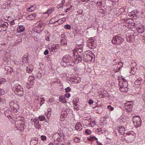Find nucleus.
Masks as SVG:
<instances>
[{
    "label": "nucleus",
    "instance_id": "nucleus-32",
    "mask_svg": "<svg viewBox=\"0 0 145 145\" xmlns=\"http://www.w3.org/2000/svg\"><path fill=\"white\" fill-rule=\"evenodd\" d=\"M61 45L65 46L67 44V41L66 40V39H61Z\"/></svg>",
    "mask_w": 145,
    "mask_h": 145
},
{
    "label": "nucleus",
    "instance_id": "nucleus-39",
    "mask_svg": "<svg viewBox=\"0 0 145 145\" xmlns=\"http://www.w3.org/2000/svg\"><path fill=\"white\" fill-rule=\"evenodd\" d=\"M85 133L86 134L89 135L91 134V131L89 129H86L85 131Z\"/></svg>",
    "mask_w": 145,
    "mask_h": 145
},
{
    "label": "nucleus",
    "instance_id": "nucleus-21",
    "mask_svg": "<svg viewBox=\"0 0 145 145\" xmlns=\"http://www.w3.org/2000/svg\"><path fill=\"white\" fill-rule=\"evenodd\" d=\"M88 43L90 44V45L93 46V48H95L96 46V41L93 39H91L89 40V41L88 42Z\"/></svg>",
    "mask_w": 145,
    "mask_h": 145
},
{
    "label": "nucleus",
    "instance_id": "nucleus-57",
    "mask_svg": "<svg viewBox=\"0 0 145 145\" xmlns=\"http://www.w3.org/2000/svg\"><path fill=\"white\" fill-rule=\"evenodd\" d=\"M65 96L66 97L69 98L70 96V94L69 93H67L65 94Z\"/></svg>",
    "mask_w": 145,
    "mask_h": 145
},
{
    "label": "nucleus",
    "instance_id": "nucleus-44",
    "mask_svg": "<svg viewBox=\"0 0 145 145\" xmlns=\"http://www.w3.org/2000/svg\"><path fill=\"white\" fill-rule=\"evenodd\" d=\"M39 119L40 121H42L45 119V117L44 116H40L39 117Z\"/></svg>",
    "mask_w": 145,
    "mask_h": 145
},
{
    "label": "nucleus",
    "instance_id": "nucleus-11",
    "mask_svg": "<svg viewBox=\"0 0 145 145\" xmlns=\"http://www.w3.org/2000/svg\"><path fill=\"white\" fill-rule=\"evenodd\" d=\"M144 30V27L143 25H141L136 28V30L139 33H142V35H143L144 32H145Z\"/></svg>",
    "mask_w": 145,
    "mask_h": 145
},
{
    "label": "nucleus",
    "instance_id": "nucleus-33",
    "mask_svg": "<svg viewBox=\"0 0 145 145\" xmlns=\"http://www.w3.org/2000/svg\"><path fill=\"white\" fill-rule=\"evenodd\" d=\"M27 71L28 73H31L33 71V69L32 67H27Z\"/></svg>",
    "mask_w": 145,
    "mask_h": 145
},
{
    "label": "nucleus",
    "instance_id": "nucleus-62",
    "mask_svg": "<svg viewBox=\"0 0 145 145\" xmlns=\"http://www.w3.org/2000/svg\"><path fill=\"white\" fill-rule=\"evenodd\" d=\"M0 102L1 103H4V100L3 99H2V98L0 97Z\"/></svg>",
    "mask_w": 145,
    "mask_h": 145
},
{
    "label": "nucleus",
    "instance_id": "nucleus-51",
    "mask_svg": "<svg viewBox=\"0 0 145 145\" xmlns=\"http://www.w3.org/2000/svg\"><path fill=\"white\" fill-rule=\"evenodd\" d=\"M33 121L34 122V124L39 123L38 120L36 118H35L33 119Z\"/></svg>",
    "mask_w": 145,
    "mask_h": 145
},
{
    "label": "nucleus",
    "instance_id": "nucleus-56",
    "mask_svg": "<svg viewBox=\"0 0 145 145\" xmlns=\"http://www.w3.org/2000/svg\"><path fill=\"white\" fill-rule=\"evenodd\" d=\"M48 49H46L44 52V54L46 55L48 54Z\"/></svg>",
    "mask_w": 145,
    "mask_h": 145
},
{
    "label": "nucleus",
    "instance_id": "nucleus-12",
    "mask_svg": "<svg viewBox=\"0 0 145 145\" xmlns=\"http://www.w3.org/2000/svg\"><path fill=\"white\" fill-rule=\"evenodd\" d=\"M36 5H30L29 7L28 8L27 10L28 12H31L34 11L37 9Z\"/></svg>",
    "mask_w": 145,
    "mask_h": 145
},
{
    "label": "nucleus",
    "instance_id": "nucleus-60",
    "mask_svg": "<svg viewBox=\"0 0 145 145\" xmlns=\"http://www.w3.org/2000/svg\"><path fill=\"white\" fill-rule=\"evenodd\" d=\"M72 6L71 5V7H69V8H67V9H66V10H65V12H67V11L69 10H70L71 8V7H72Z\"/></svg>",
    "mask_w": 145,
    "mask_h": 145
},
{
    "label": "nucleus",
    "instance_id": "nucleus-49",
    "mask_svg": "<svg viewBox=\"0 0 145 145\" xmlns=\"http://www.w3.org/2000/svg\"><path fill=\"white\" fill-rule=\"evenodd\" d=\"M102 2H98L97 4V7H100L102 6Z\"/></svg>",
    "mask_w": 145,
    "mask_h": 145
},
{
    "label": "nucleus",
    "instance_id": "nucleus-47",
    "mask_svg": "<svg viewBox=\"0 0 145 145\" xmlns=\"http://www.w3.org/2000/svg\"><path fill=\"white\" fill-rule=\"evenodd\" d=\"M5 91L3 89L0 88V95H3L5 94Z\"/></svg>",
    "mask_w": 145,
    "mask_h": 145
},
{
    "label": "nucleus",
    "instance_id": "nucleus-4",
    "mask_svg": "<svg viewBox=\"0 0 145 145\" xmlns=\"http://www.w3.org/2000/svg\"><path fill=\"white\" fill-rule=\"evenodd\" d=\"M133 123L136 127H140L141 124V120L140 117L138 116H134L133 119Z\"/></svg>",
    "mask_w": 145,
    "mask_h": 145
},
{
    "label": "nucleus",
    "instance_id": "nucleus-61",
    "mask_svg": "<svg viewBox=\"0 0 145 145\" xmlns=\"http://www.w3.org/2000/svg\"><path fill=\"white\" fill-rule=\"evenodd\" d=\"M15 23V22L14 20H13L12 21H11L10 22V24L11 25H13Z\"/></svg>",
    "mask_w": 145,
    "mask_h": 145
},
{
    "label": "nucleus",
    "instance_id": "nucleus-63",
    "mask_svg": "<svg viewBox=\"0 0 145 145\" xmlns=\"http://www.w3.org/2000/svg\"><path fill=\"white\" fill-rule=\"evenodd\" d=\"M132 13H134V14L135 15H136L137 14V12L136 11H133L132 12Z\"/></svg>",
    "mask_w": 145,
    "mask_h": 145
},
{
    "label": "nucleus",
    "instance_id": "nucleus-10",
    "mask_svg": "<svg viewBox=\"0 0 145 145\" xmlns=\"http://www.w3.org/2000/svg\"><path fill=\"white\" fill-rule=\"evenodd\" d=\"M34 78L33 76H30L29 78L28 82L27 83V84L28 85H30L29 87H32L33 86V84L34 83Z\"/></svg>",
    "mask_w": 145,
    "mask_h": 145
},
{
    "label": "nucleus",
    "instance_id": "nucleus-16",
    "mask_svg": "<svg viewBox=\"0 0 145 145\" xmlns=\"http://www.w3.org/2000/svg\"><path fill=\"white\" fill-rule=\"evenodd\" d=\"M38 139L37 138L32 139L30 141L31 145H37L38 144Z\"/></svg>",
    "mask_w": 145,
    "mask_h": 145
},
{
    "label": "nucleus",
    "instance_id": "nucleus-1",
    "mask_svg": "<svg viewBox=\"0 0 145 145\" xmlns=\"http://www.w3.org/2000/svg\"><path fill=\"white\" fill-rule=\"evenodd\" d=\"M82 53V55H77L76 54L74 55V59L76 61L81 62L83 60L85 62H91L95 61V56L91 51H88Z\"/></svg>",
    "mask_w": 145,
    "mask_h": 145
},
{
    "label": "nucleus",
    "instance_id": "nucleus-43",
    "mask_svg": "<svg viewBox=\"0 0 145 145\" xmlns=\"http://www.w3.org/2000/svg\"><path fill=\"white\" fill-rule=\"evenodd\" d=\"M74 141L76 143L79 142H80V139L79 138L77 137H75L74 139Z\"/></svg>",
    "mask_w": 145,
    "mask_h": 145
},
{
    "label": "nucleus",
    "instance_id": "nucleus-36",
    "mask_svg": "<svg viewBox=\"0 0 145 145\" xmlns=\"http://www.w3.org/2000/svg\"><path fill=\"white\" fill-rule=\"evenodd\" d=\"M98 11L100 13L103 14H105L106 12L104 10L101 8H100L98 9Z\"/></svg>",
    "mask_w": 145,
    "mask_h": 145
},
{
    "label": "nucleus",
    "instance_id": "nucleus-13",
    "mask_svg": "<svg viewBox=\"0 0 145 145\" xmlns=\"http://www.w3.org/2000/svg\"><path fill=\"white\" fill-rule=\"evenodd\" d=\"M25 30V28L23 25H19L17 29V32L20 33L23 32Z\"/></svg>",
    "mask_w": 145,
    "mask_h": 145
},
{
    "label": "nucleus",
    "instance_id": "nucleus-24",
    "mask_svg": "<svg viewBox=\"0 0 145 145\" xmlns=\"http://www.w3.org/2000/svg\"><path fill=\"white\" fill-rule=\"evenodd\" d=\"M5 69L6 71H8L7 73H9V74H11L13 72L12 69L8 66L6 67L5 68Z\"/></svg>",
    "mask_w": 145,
    "mask_h": 145
},
{
    "label": "nucleus",
    "instance_id": "nucleus-41",
    "mask_svg": "<svg viewBox=\"0 0 145 145\" xmlns=\"http://www.w3.org/2000/svg\"><path fill=\"white\" fill-rule=\"evenodd\" d=\"M64 27L65 28L70 29H71V26L69 24H66L64 25Z\"/></svg>",
    "mask_w": 145,
    "mask_h": 145
},
{
    "label": "nucleus",
    "instance_id": "nucleus-20",
    "mask_svg": "<svg viewBox=\"0 0 145 145\" xmlns=\"http://www.w3.org/2000/svg\"><path fill=\"white\" fill-rule=\"evenodd\" d=\"M119 129H118L119 132L121 135H124L125 131V128L123 126H120L119 127Z\"/></svg>",
    "mask_w": 145,
    "mask_h": 145
},
{
    "label": "nucleus",
    "instance_id": "nucleus-23",
    "mask_svg": "<svg viewBox=\"0 0 145 145\" xmlns=\"http://www.w3.org/2000/svg\"><path fill=\"white\" fill-rule=\"evenodd\" d=\"M76 52L74 53V56L75 54H76L77 55H81V54H82V48H77L76 50Z\"/></svg>",
    "mask_w": 145,
    "mask_h": 145
},
{
    "label": "nucleus",
    "instance_id": "nucleus-19",
    "mask_svg": "<svg viewBox=\"0 0 145 145\" xmlns=\"http://www.w3.org/2000/svg\"><path fill=\"white\" fill-rule=\"evenodd\" d=\"M134 36L133 35H129L126 37L127 41L129 42H133L134 40Z\"/></svg>",
    "mask_w": 145,
    "mask_h": 145
},
{
    "label": "nucleus",
    "instance_id": "nucleus-37",
    "mask_svg": "<svg viewBox=\"0 0 145 145\" xmlns=\"http://www.w3.org/2000/svg\"><path fill=\"white\" fill-rule=\"evenodd\" d=\"M64 18H61V19L57 21V22L60 23H63V22H65L66 20L65 19H64V20L63 19Z\"/></svg>",
    "mask_w": 145,
    "mask_h": 145
},
{
    "label": "nucleus",
    "instance_id": "nucleus-15",
    "mask_svg": "<svg viewBox=\"0 0 145 145\" xmlns=\"http://www.w3.org/2000/svg\"><path fill=\"white\" fill-rule=\"evenodd\" d=\"M4 114L5 116L7 117V118L10 119L11 118V112L9 110H7L4 112Z\"/></svg>",
    "mask_w": 145,
    "mask_h": 145
},
{
    "label": "nucleus",
    "instance_id": "nucleus-31",
    "mask_svg": "<svg viewBox=\"0 0 145 145\" xmlns=\"http://www.w3.org/2000/svg\"><path fill=\"white\" fill-rule=\"evenodd\" d=\"M137 63L134 62V61H133L131 64V68H135L137 66Z\"/></svg>",
    "mask_w": 145,
    "mask_h": 145
},
{
    "label": "nucleus",
    "instance_id": "nucleus-26",
    "mask_svg": "<svg viewBox=\"0 0 145 145\" xmlns=\"http://www.w3.org/2000/svg\"><path fill=\"white\" fill-rule=\"evenodd\" d=\"M88 140L90 141H92L95 140H97L98 139L95 136H90L89 137H88Z\"/></svg>",
    "mask_w": 145,
    "mask_h": 145
},
{
    "label": "nucleus",
    "instance_id": "nucleus-34",
    "mask_svg": "<svg viewBox=\"0 0 145 145\" xmlns=\"http://www.w3.org/2000/svg\"><path fill=\"white\" fill-rule=\"evenodd\" d=\"M22 41V38L21 37H19L16 40L15 43L16 44H18Z\"/></svg>",
    "mask_w": 145,
    "mask_h": 145
},
{
    "label": "nucleus",
    "instance_id": "nucleus-6",
    "mask_svg": "<svg viewBox=\"0 0 145 145\" xmlns=\"http://www.w3.org/2000/svg\"><path fill=\"white\" fill-rule=\"evenodd\" d=\"M62 60L65 63L73 62L72 57L68 55H65L63 57Z\"/></svg>",
    "mask_w": 145,
    "mask_h": 145
},
{
    "label": "nucleus",
    "instance_id": "nucleus-45",
    "mask_svg": "<svg viewBox=\"0 0 145 145\" xmlns=\"http://www.w3.org/2000/svg\"><path fill=\"white\" fill-rule=\"evenodd\" d=\"M34 124H35V127H36L37 128L39 129V128H40V127H41V126L40 125H39V123H35Z\"/></svg>",
    "mask_w": 145,
    "mask_h": 145
},
{
    "label": "nucleus",
    "instance_id": "nucleus-35",
    "mask_svg": "<svg viewBox=\"0 0 145 145\" xmlns=\"http://www.w3.org/2000/svg\"><path fill=\"white\" fill-rule=\"evenodd\" d=\"M59 100L60 102L63 103H65L67 102V101L65 98H61L60 97L59 98Z\"/></svg>",
    "mask_w": 145,
    "mask_h": 145
},
{
    "label": "nucleus",
    "instance_id": "nucleus-28",
    "mask_svg": "<svg viewBox=\"0 0 145 145\" xmlns=\"http://www.w3.org/2000/svg\"><path fill=\"white\" fill-rule=\"evenodd\" d=\"M46 32V34L45 36V40L47 41H49L50 40V33L48 32L47 31Z\"/></svg>",
    "mask_w": 145,
    "mask_h": 145
},
{
    "label": "nucleus",
    "instance_id": "nucleus-17",
    "mask_svg": "<svg viewBox=\"0 0 145 145\" xmlns=\"http://www.w3.org/2000/svg\"><path fill=\"white\" fill-rule=\"evenodd\" d=\"M36 16V14L34 13L33 14H31L28 15L27 17V20H32L35 19Z\"/></svg>",
    "mask_w": 145,
    "mask_h": 145
},
{
    "label": "nucleus",
    "instance_id": "nucleus-55",
    "mask_svg": "<svg viewBox=\"0 0 145 145\" xmlns=\"http://www.w3.org/2000/svg\"><path fill=\"white\" fill-rule=\"evenodd\" d=\"M135 84L136 85H140V82H138V80H136L135 81Z\"/></svg>",
    "mask_w": 145,
    "mask_h": 145
},
{
    "label": "nucleus",
    "instance_id": "nucleus-18",
    "mask_svg": "<svg viewBox=\"0 0 145 145\" xmlns=\"http://www.w3.org/2000/svg\"><path fill=\"white\" fill-rule=\"evenodd\" d=\"M75 128L76 130L78 131H80L82 129V126L80 122H77L75 125Z\"/></svg>",
    "mask_w": 145,
    "mask_h": 145
},
{
    "label": "nucleus",
    "instance_id": "nucleus-2",
    "mask_svg": "<svg viewBox=\"0 0 145 145\" xmlns=\"http://www.w3.org/2000/svg\"><path fill=\"white\" fill-rule=\"evenodd\" d=\"M12 89L14 91L15 94L18 96L21 97L23 95L24 92L23 88L18 84H15L13 86Z\"/></svg>",
    "mask_w": 145,
    "mask_h": 145
},
{
    "label": "nucleus",
    "instance_id": "nucleus-29",
    "mask_svg": "<svg viewBox=\"0 0 145 145\" xmlns=\"http://www.w3.org/2000/svg\"><path fill=\"white\" fill-rule=\"evenodd\" d=\"M124 104L126 107H130L132 106V101H127Z\"/></svg>",
    "mask_w": 145,
    "mask_h": 145
},
{
    "label": "nucleus",
    "instance_id": "nucleus-48",
    "mask_svg": "<svg viewBox=\"0 0 145 145\" xmlns=\"http://www.w3.org/2000/svg\"><path fill=\"white\" fill-rule=\"evenodd\" d=\"M42 140L43 141L45 140H46V137L44 135H42L40 137Z\"/></svg>",
    "mask_w": 145,
    "mask_h": 145
},
{
    "label": "nucleus",
    "instance_id": "nucleus-14",
    "mask_svg": "<svg viewBox=\"0 0 145 145\" xmlns=\"http://www.w3.org/2000/svg\"><path fill=\"white\" fill-rule=\"evenodd\" d=\"M48 48L51 50L52 51L54 52H56L58 48L57 46H55L54 45H52V44L49 45L48 46Z\"/></svg>",
    "mask_w": 145,
    "mask_h": 145
},
{
    "label": "nucleus",
    "instance_id": "nucleus-53",
    "mask_svg": "<svg viewBox=\"0 0 145 145\" xmlns=\"http://www.w3.org/2000/svg\"><path fill=\"white\" fill-rule=\"evenodd\" d=\"M95 121H93L91 122V123L90 124L91 125V126L93 127L95 125Z\"/></svg>",
    "mask_w": 145,
    "mask_h": 145
},
{
    "label": "nucleus",
    "instance_id": "nucleus-42",
    "mask_svg": "<svg viewBox=\"0 0 145 145\" xmlns=\"http://www.w3.org/2000/svg\"><path fill=\"white\" fill-rule=\"evenodd\" d=\"M107 108L110 111H112L114 109V108L112 107L110 105H108L107 106Z\"/></svg>",
    "mask_w": 145,
    "mask_h": 145
},
{
    "label": "nucleus",
    "instance_id": "nucleus-38",
    "mask_svg": "<svg viewBox=\"0 0 145 145\" xmlns=\"http://www.w3.org/2000/svg\"><path fill=\"white\" fill-rule=\"evenodd\" d=\"M44 25V23L42 21H40L39 22V24L38 26L40 27H42Z\"/></svg>",
    "mask_w": 145,
    "mask_h": 145
},
{
    "label": "nucleus",
    "instance_id": "nucleus-27",
    "mask_svg": "<svg viewBox=\"0 0 145 145\" xmlns=\"http://www.w3.org/2000/svg\"><path fill=\"white\" fill-rule=\"evenodd\" d=\"M128 86V84L127 81L125 80L122 83V86H122L123 88L125 89Z\"/></svg>",
    "mask_w": 145,
    "mask_h": 145
},
{
    "label": "nucleus",
    "instance_id": "nucleus-5",
    "mask_svg": "<svg viewBox=\"0 0 145 145\" xmlns=\"http://www.w3.org/2000/svg\"><path fill=\"white\" fill-rule=\"evenodd\" d=\"M14 101H12L10 102L9 105L10 108L13 111L16 112L19 109V106L14 102Z\"/></svg>",
    "mask_w": 145,
    "mask_h": 145
},
{
    "label": "nucleus",
    "instance_id": "nucleus-25",
    "mask_svg": "<svg viewBox=\"0 0 145 145\" xmlns=\"http://www.w3.org/2000/svg\"><path fill=\"white\" fill-rule=\"evenodd\" d=\"M28 54H26L23 56L22 62L24 63H27L28 62Z\"/></svg>",
    "mask_w": 145,
    "mask_h": 145
},
{
    "label": "nucleus",
    "instance_id": "nucleus-8",
    "mask_svg": "<svg viewBox=\"0 0 145 145\" xmlns=\"http://www.w3.org/2000/svg\"><path fill=\"white\" fill-rule=\"evenodd\" d=\"M8 26V24L7 22H1L0 25V32L5 31Z\"/></svg>",
    "mask_w": 145,
    "mask_h": 145
},
{
    "label": "nucleus",
    "instance_id": "nucleus-40",
    "mask_svg": "<svg viewBox=\"0 0 145 145\" xmlns=\"http://www.w3.org/2000/svg\"><path fill=\"white\" fill-rule=\"evenodd\" d=\"M49 15H48V14L47 13V12H45L43 13V15H42V17H43L44 18H46Z\"/></svg>",
    "mask_w": 145,
    "mask_h": 145
},
{
    "label": "nucleus",
    "instance_id": "nucleus-58",
    "mask_svg": "<svg viewBox=\"0 0 145 145\" xmlns=\"http://www.w3.org/2000/svg\"><path fill=\"white\" fill-rule=\"evenodd\" d=\"M118 65L119 64L120 66H120L119 67V68H120V67H122L123 64L122 62H118Z\"/></svg>",
    "mask_w": 145,
    "mask_h": 145
},
{
    "label": "nucleus",
    "instance_id": "nucleus-64",
    "mask_svg": "<svg viewBox=\"0 0 145 145\" xmlns=\"http://www.w3.org/2000/svg\"><path fill=\"white\" fill-rule=\"evenodd\" d=\"M143 36V39L145 40V32H144V34H143V35H142Z\"/></svg>",
    "mask_w": 145,
    "mask_h": 145
},
{
    "label": "nucleus",
    "instance_id": "nucleus-50",
    "mask_svg": "<svg viewBox=\"0 0 145 145\" xmlns=\"http://www.w3.org/2000/svg\"><path fill=\"white\" fill-rule=\"evenodd\" d=\"M65 90L66 92H69L70 91L71 89L69 87H68L65 89Z\"/></svg>",
    "mask_w": 145,
    "mask_h": 145
},
{
    "label": "nucleus",
    "instance_id": "nucleus-3",
    "mask_svg": "<svg viewBox=\"0 0 145 145\" xmlns=\"http://www.w3.org/2000/svg\"><path fill=\"white\" fill-rule=\"evenodd\" d=\"M124 40V39L119 35L113 37L112 40V42L116 46L120 45L122 43Z\"/></svg>",
    "mask_w": 145,
    "mask_h": 145
},
{
    "label": "nucleus",
    "instance_id": "nucleus-30",
    "mask_svg": "<svg viewBox=\"0 0 145 145\" xmlns=\"http://www.w3.org/2000/svg\"><path fill=\"white\" fill-rule=\"evenodd\" d=\"M54 10V7H51L46 12L48 14V15H49L50 14L52 13V12Z\"/></svg>",
    "mask_w": 145,
    "mask_h": 145
},
{
    "label": "nucleus",
    "instance_id": "nucleus-9",
    "mask_svg": "<svg viewBox=\"0 0 145 145\" xmlns=\"http://www.w3.org/2000/svg\"><path fill=\"white\" fill-rule=\"evenodd\" d=\"M93 108L94 110L96 111V112L99 114L101 113L103 110V107L100 105H97L96 106H95Z\"/></svg>",
    "mask_w": 145,
    "mask_h": 145
},
{
    "label": "nucleus",
    "instance_id": "nucleus-54",
    "mask_svg": "<svg viewBox=\"0 0 145 145\" xmlns=\"http://www.w3.org/2000/svg\"><path fill=\"white\" fill-rule=\"evenodd\" d=\"M93 101L92 99H89L88 101V103L89 105H91L93 104Z\"/></svg>",
    "mask_w": 145,
    "mask_h": 145
},
{
    "label": "nucleus",
    "instance_id": "nucleus-52",
    "mask_svg": "<svg viewBox=\"0 0 145 145\" xmlns=\"http://www.w3.org/2000/svg\"><path fill=\"white\" fill-rule=\"evenodd\" d=\"M41 99L40 101V104L41 105H42L43 104L44 102L45 101V99H44V98H41Z\"/></svg>",
    "mask_w": 145,
    "mask_h": 145
},
{
    "label": "nucleus",
    "instance_id": "nucleus-22",
    "mask_svg": "<svg viewBox=\"0 0 145 145\" xmlns=\"http://www.w3.org/2000/svg\"><path fill=\"white\" fill-rule=\"evenodd\" d=\"M15 122H24V119L23 117L20 116H18L16 118Z\"/></svg>",
    "mask_w": 145,
    "mask_h": 145
},
{
    "label": "nucleus",
    "instance_id": "nucleus-7",
    "mask_svg": "<svg viewBox=\"0 0 145 145\" xmlns=\"http://www.w3.org/2000/svg\"><path fill=\"white\" fill-rule=\"evenodd\" d=\"M24 122H15V125L17 129L21 131H23L24 130Z\"/></svg>",
    "mask_w": 145,
    "mask_h": 145
},
{
    "label": "nucleus",
    "instance_id": "nucleus-46",
    "mask_svg": "<svg viewBox=\"0 0 145 145\" xmlns=\"http://www.w3.org/2000/svg\"><path fill=\"white\" fill-rule=\"evenodd\" d=\"M5 81V80L4 78L0 79V84H3Z\"/></svg>",
    "mask_w": 145,
    "mask_h": 145
},
{
    "label": "nucleus",
    "instance_id": "nucleus-59",
    "mask_svg": "<svg viewBox=\"0 0 145 145\" xmlns=\"http://www.w3.org/2000/svg\"><path fill=\"white\" fill-rule=\"evenodd\" d=\"M137 80L140 83L142 81V79L141 78H139Z\"/></svg>",
    "mask_w": 145,
    "mask_h": 145
}]
</instances>
